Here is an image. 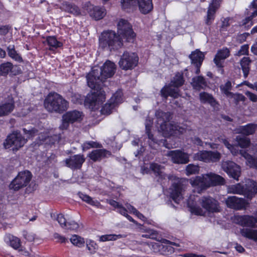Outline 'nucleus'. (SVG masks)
<instances>
[{
  "mask_svg": "<svg viewBox=\"0 0 257 257\" xmlns=\"http://www.w3.org/2000/svg\"><path fill=\"white\" fill-rule=\"evenodd\" d=\"M111 153L105 149H97L89 153L88 156L94 162L99 161L111 155Z\"/></svg>",
  "mask_w": 257,
  "mask_h": 257,
  "instance_id": "nucleus-23",
  "label": "nucleus"
},
{
  "mask_svg": "<svg viewBox=\"0 0 257 257\" xmlns=\"http://www.w3.org/2000/svg\"><path fill=\"white\" fill-rule=\"evenodd\" d=\"M170 190L172 198L176 203H179L182 198V192L183 190V185L180 181L174 182Z\"/></svg>",
  "mask_w": 257,
  "mask_h": 257,
  "instance_id": "nucleus-19",
  "label": "nucleus"
},
{
  "mask_svg": "<svg viewBox=\"0 0 257 257\" xmlns=\"http://www.w3.org/2000/svg\"><path fill=\"white\" fill-rule=\"evenodd\" d=\"M184 82V80L182 75L179 73H177L170 83L164 86L161 90V96L166 99L169 96L177 98L180 95L178 87L182 86Z\"/></svg>",
  "mask_w": 257,
  "mask_h": 257,
  "instance_id": "nucleus-5",
  "label": "nucleus"
},
{
  "mask_svg": "<svg viewBox=\"0 0 257 257\" xmlns=\"http://www.w3.org/2000/svg\"><path fill=\"white\" fill-rule=\"evenodd\" d=\"M240 221L242 225L255 228L257 227L256 217L252 216L244 215L240 218Z\"/></svg>",
  "mask_w": 257,
  "mask_h": 257,
  "instance_id": "nucleus-27",
  "label": "nucleus"
},
{
  "mask_svg": "<svg viewBox=\"0 0 257 257\" xmlns=\"http://www.w3.org/2000/svg\"><path fill=\"white\" fill-rule=\"evenodd\" d=\"M78 195L83 201L87 202V203L92 206H95L98 208H102V206L98 201L93 200L92 198L88 195L84 194L82 193H79Z\"/></svg>",
  "mask_w": 257,
  "mask_h": 257,
  "instance_id": "nucleus-33",
  "label": "nucleus"
},
{
  "mask_svg": "<svg viewBox=\"0 0 257 257\" xmlns=\"http://www.w3.org/2000/svg\"><path fill=\"white\" fill-rule=\"evenodd\" d=\"M189 58L191 60V63L196 67V74H198L200 72V67L204 60V55L198 49L192 52L189 55Z\"/></svg>",
  "mask_w": 257,
  "mask_h": 257,
  "instance_id": "nucleus-18",
  "label": "nucleus"
},
{
  "mask_svg": "<svg viewBox=\"0 0 257 257\" xmlns=\"http://www.w3.org/2000/svg\"><path fill=\"white\" fill-rule=\"evenodd\" d=\"M251 61L248 57H243L240 60V65L241 66L243 75L245 77H246L248 74L249 71V65Z\"/></svg>",
  "mask_w": 257,
  "mask_h": 257,
  "instance_id": "nucleus-36",
  "label": "nucleus"
},
{
  "mask_svg": "<svg viewBox=\"0 0 257 257\" xmlns=\"http://www.w3.org/2000/svg\"><path fill=\"white\" fill-rule=\"evenodd\" d=\"M115 107V105L110 101L109 103H107L103 106L101 109V112L102 114H109Z\"/></svg>",
  "mask_w": 257,
  "mask_h": 257,
  "instance_id": "nucleus-47",
  "label": "nucleus"
},
{
  "mask_svg": "<svg viewBox=\"0 0 257 257\" xmlns=\"http://www.w3.org/2000/svg\"><path fill=\"white\" fill-rule=\"evenodd\" d=\"M257 128V124L249 123L241 126L239 128V132L244 135L248 136L253 134Z\"/></svg>",
  "mask_w": 257,
  "mask_h": 257,
  "instance_id": "nucleus-30",
  "label": "nucleus"
},
{
  "mask_svg": "<svg viewBox=\"0 0 257 257\" xmlns=\"http://www.w3.org/2000/svg\"><path fill=\"white\" fill-rule=\"evenodd\" d=\"M68 224L69 226L67 228L68 229L76 230L79 228V224L74 221L68 222Z\"/></svg>",
  "mask_w": 257,
  "mask_h": 257,
  "instance_id": "nucleus-64",
  "label": "nucleus"
},
{
  "mask_svg": "<svg viewBox=\"0 0 257 257\" xmlns=\"http://www.w3.org/2000/svg\"><path fill=\"white\" fill-rule=\"evenodd\" d=\"M199 167L193 164H189L187 166L186 168V173L187 175L195 174L199 172Z\"/></svg>",
  "mask_w": 257,
  "mask_h": 257,
  "instance_id": "nucleus-51",
  "label": "nucleus"
},
{
  "mask_svg": "<svg viewBox=\"0 0 257 257\" xmlns=\"http://www.w3.org/2000/svg\"><path fill=\"white\" fill-rule=\"evenodd\" d=\"M159 131L162 132L164 137H169L182 134L185 132V129L177 123L169 121L164 126H162Z\"/></svg>",
  "mask_w": 257,
  "mask_h": 257,
  "instance_id": "nucleus-8",
  "label": "nucleus"
},
{
  "mask_svg": "<svg viewBox=\"0 0 257 257\" xmlns=\"http://www.w3.org/2000/svg\"><path fill=\"white\" fill-rule=\"evenodd\" d=\"M200 204L209 212L214 213L220 211L218 202L210 196L202 197L200 199Z\"/></svg>",
  "mask_w": 257,
  "mask_h": 257,
  "instance_id": "nucleus-13",
  "label": "nucleus"
},
{
  "mask_svg": "<svg viewBox=\"0 0 257 257\" xmlns=\"http://www.w3.org/2000/svg\"><path fill=\"white\" fill-rule=\"evenodd\" d=\"M224 171L233 179L238 180V177L241 174L240 168L235 163L230 161H223L221 165Z\"/></svg>",
  "mask_w": 257,
  "mask_h": 257,
  "instance_id": "nucleus-12",
  "label": "nucleus"
},
{
  "mask_svg": "<svg viewBox=\"0 0 257 257\" xmlns=\"http://www.w3.org/2000/svg\"><path fill=\"white\" fill-rule=\"evenodd\" d=\"M26 142L27 139H25L20 132L15 131L7 137L4 144L6 149L13 147V150H18L22 147Z\"/></svg>",
  "mask_w": 257,
  "mask_h": 257,
  "instance_id": "nucleus-7",
  "label": "nucleus"
},
{
  "mask_svg": "<svg viewBox=\"0 0 257 257\" xmlns=\"http://www.w3.org/2000/svg\"><path fill=\"white\" fill-rule=\"evenodd\" d=\"M83 151H86L91 148H100L102 146L101 144L93 141L86 142L82 146Z\"/></svg>",
  "mask_w": 257,
  "mask_h": 257,
  "instance_id": "nucleus-46",
  "label": "nucleus"
},
{
  "mask_svg": "<svg viewBox=\"0 0 257 257\" xmlns=\"http://www.w3.org/2000/svg\"><path fill=\"white\" fill-rule=\"evenodd\" d=\"M122 45L120 36L111 30L104 31L99 38V46L102 49H117Z\"/></svg>",
  "mask_w": 257,
  "mask_h": 257,
  "instance_id": "nucleus-4",
  "label": "nucleus"
},
{
  "mask_svg": "<svg viewBox=\"0 0 257 257\" xmlns=\"http://www.w3.org/2000/svg\"><path fill=\"white\" fill-rule=\"evenodd\" d=\"M45 108L50 112L62 113L69 107V102L57 93H50L44 100Z\"/></svg>",
  "mask_w": 257,
  "mask_h": 257,
  "instance_id": "nucleus-2",
  "label": "nucleus"
},
{
  "mask_svg": "<svg viewBox=\"0 0 257 257\" xmlns=\"http://www.w3.org/2000/svg\"><path fill=\"white\" fill-rule=\"evenodd\" d=\"M191 83L193 88L198 90L203 89L206 86V82L204 78L201 76L194 77Z\"/></svg>",
  "mask_w": 257,
  "mask_h": 257,
  "instance_id": "nucleus-31",
  "label": "nucleus"
},
{
  "mask_svg": "<svg viewBox=\"0 0 257 257\" xmlns=\"http://www.w3.org/2000/svg\"><path fill=\"white\" fill-rule=\"evenodd\" d=\"M10 241L11 246L15 249L18 248L20 246V239L15 236H12L10 237Z\"/></svg>",
  "mask_w": 257,
  "mask_h": 257,
  "instance_id": "nucleus-55",
  "label": "nucleus"
},
{
  "mask_svg": "<svg viewBox=\"0 0 257 257\" xmlns=\"http://www.w3.org/2000/svg\"><path fill=\"white\" fill-rule=\"evenodd\" d=\"M199 97L202 103H208L213 107H215L218 104L212 95L208 93L205 92L200 93Z\"/></svg>",
  "mask_w": 257,
  "mask_h": 257,
  "instance_id": "nucleus-29",
  "label": "nucleus"
},
{
  "mask_svg": "<svg viewBox=\"0 0 257 257\" xmlns=\"http://www.w3.org/2000/svg\"><path fill=\"white\" fill-rule=\"evenodd\" d=\"M89 16H105L106 13L105 10L103 8L98 6H92V8L89 10Z\"/></svg>",
  "mask_w": 257,
  "mask_h": 257,
  "instance_id": "nucleus-37",
  "label": "nucleus"
},
{
  "mask_svg": "<svg viewBox=\"0 0 257 257\" xmlns=\"http://www.w3.org/2000/svg\"><path fill=\"white\" fill-rule=\"evenodd\" d=\"M244 187V196L251 199L257 193V182L248 179L245 181Z\"/></svg>",
  "mask_w": 257,
  "mask_h": 257,
  "instance_id": "nucleus-21",
  "label": "nucleus"
},
{
  "mask_svg": "<svg viewBox=\"0 0 257 257\" xmlns=\"http://www.w3.org/2000/svg\"><path fill=\"white\" fill-rule=\"evenodd\" d=\"M153 119L150 117H148L145 122V126H146V133L148 137V139L149 140V144L152 148L155 147L154 145L155 144H159L160 145L161 144H163V145L165 146L167 148H170V146L166 143V141L165 140H161L159 141L158 140L154 138L153 135L151 134L150 130L152 127L153 124Z\"/></svg>",
  "mask_w": 257,
  "mask_h": 257,
  "instance_id": "nucleus-14",
  "label": "nucleus"
},
{
  "mask_svg": "<svg viewBox=\"0 0 257 257\" xmlns=\"http://www.w3.org/2000/svg\"><path fill=\"white\" fill-rule=\"evenodd\" d=\"M232 86L230 81H227L224 85H221L220 88L222 93H223L227 97L231 94L230 90L231 89Z\"/></svg>",
  "mask_w": 257,
  "mask_h": 257,
  "instance_id": "nucleus-48",
  "label": "nucleus"
},
{
  "mask_svg": "<svg viewBox=\"0 0 257 257\" xmlns=\"http://www.w3.org/2000/svg\"><path fill=\"white\" fill-rule=\"evenodd\" d=\"M8 55L12 59H15L17 61H21L22 59L21 57L17 53L15 49L14 45H10L7 48Z\"/></svg>",
  "mask_w": 257,
  "mask_h": 257,
  "instance_id": "nucleus-42",
  "label": "nucleus"
},
{
  "mask_svg": "<svg viewBox=\"0 0 257 257\" xmlns=\"http://www.w3.org/2000/svg\"><path fill=\"white\" fill-rule=\"evenodd\" d=\"M242 26H244L245 27H249L252 25L251 17H246L245 19L243 21Z\"/></svg>",
  "mask_w": 257,
  "mask_h": 257,
  "instance_id": "nucleus-62",
  "label": "nucleus"
},
{
  "mask_svg": "<svg viewBox=\"0 0 257 257\" xmlns=\"http://www.w3.org/2000/svg\"><path fill=\"white\" fill-rule=\"evenodd\" d=\"M221 0H211L209 5L207 16H214L220 7Z\"/></svg>",
  "mask_w": 257,
  "mask_h": 257,
  "instance_id": "nucleus-28",
  "label": "nucleus"
},
{
  "mask_svg": "<svg viewBox=\"0 0 257 257\" xmlns=\"http://www.w3.org/2000/svg\"><path fill=\"white\" fill-rule=\"evenodd\" d=\"M245 94L249 98L251 101L253 102L257 101V95L256 94L249 91L245 92Z\"/></svg>",
  "mask_w": 257,
  "mask_h": 257,
  "instance_id": "nucleus-63",
  "label": "nucleus"
},
{
  "mask_svg": "<svg viewBox=\"0 0 257 257\" xmlns=\"http://www.w3.org/2000/svg\"><path fill=\"white\" fill-rule=\"evenodd\" d=\"M248 53V45H244L242 46L240 49L238 51L237 53V56H241L243 55H247Z\"/></svg>",
  "mask_w": 257,
  "mask_h": 257,
  "instance_id": "nucleus-59",
  "label": "nucleus"
},
{
  "mask_svg": "<svg viewBox=\"0 0 257 257\" xmlns=\"http://www.w3.org/2000/svg\"><path fill=\"white\" fill-rule=\"evenodd\" d=\"M13 64L9 62L2 64L0 65V75L5 76L11 71Z\"/></svg>",
  "mask_w": 257,
  "mask_h": 257,
  "instance_id": "nucleus-41",
  "label": "nucleus"
},
{
  "mask_svg": "<svg viewBox=\"0 0 257 257\" xmlns=\"http://www.w3.org/2000/svg\"><path fill=\"white\" fill-rule=\"evenodd\" d=\"M118 32L127 42H133L136 34L133 31L132 26L126 20L121 19L117 24Z\"/></svg>",
  "mask_w": 257,
  "mask_h": 257,
  "instance_id": "nucleus-10",
  "label": "nucleus"
},
{
  "mask_svg": "<svg viewBox=\"0 0 257 257\" xmlns=\"http://www.w3.org/2000/svg\"><path fill=\"white\" fill-rule=\"evenodd\" d=\"M46 41L50 47L49 49L50 50H54L57 48L60 47L62 46V44L60 42L57 41L56 38L54 36L47 37Z\"/></svg>",
  "mask_w": 257,
  "mask_h": 257,
  "instance_id": "nucleus-34",
  "label": "nucleus"
},
{
  "mask_svg": "<svg viewBox=\"0 0 257 257\" xmlns=\"http://www.w3.org/2000/svg\"><path fill=\"white\" fill-rule=\"evenodd\" d=\"M85 159L83 155H75L65 160V165L71 169H79L81 168Z\"/></svg>",
  "mask_w": 257,
  "mask_h": 257,
  "instance_id": "nucleus-15",
  "label": "nucleus"
},
{
  "mask_svg": "<svg viewBox=\"0 0 257 257\" xmlns=\"http://www.w3.org/2000/svg\"><path fill=\"white\" fill-rule=\"evenodd\" d=\"M57 220L63 228H65L67 226L66 219L64 218L62 214H59L57 215Z\"/></svg>",
  "mask_w": 257,
  "mask_h": 257,
  "instance_id": "nucleus-57",
  "label": "nucleus"
},
{
  "mask_svg": "<svg viewBox=\"0 0 257 257\" xmlns=\"http://www.w3.org/2000/svg\"><path fill=\"white\" fill-rule=\"evenodd\" d=\"M66 11L70 14L78 15L80 14L79 8L75 6L68 3H66L65 5Z\"/></svg>",
  "mask_w": 257,
  "mask_h": 257,
  "instance_id": "nucleus-44",
  "label": "nucleus"
},
{
  "mask_svg": "<svg viewBox=\"0 0 257 257\" xmlns=\"http://www.w3.org/2000/svg\"><path fill=\"white\" fill-rule=\"evenodd\" d=\"M167 155L170 157L172 161L175 164H186L189 161L188 155L179 150L169 151Z\"/></svg>",
  "mask_w": 257,
  "mask_h": 257,
  "instance_id": "nucleus-16",
  "label": "nucleus"
},
{
  "mask_svg": "<svg viewBox=\"0 0 257 257\" xmlns=\"http://www.w3.org/2000/svg\"><path fill=\"white\" fill-rule=\"evenodd\" d=\"M122 93L121 90H117L111 97L110 101L116 106L117 104L122 102Z\"/></svg>",
  "mask_w": 257,
  "mask_h": 257,
  "instance_id": "nucleus-39",
  "label": "nucleus"
},
{
  "mask_svg": "<svg viewBox=\"0 0 257 257\" xmlns=\"http://www.w3.org/2000/svg\"><path fill=\"white\" fill-rule=\"evenodd\" d=\"M150 169L157 175L162 176L163 167L157 163H152L150 165Z\"/></svg>",
  "mask_w": 257,
  "mask_h": 257,
  "instance_id": "nucleus-50",
  "label": "nucleus"
},
{
  "mask_svg": "<svg viewBox=\"0 0 257 257\" xmlns=\"http://www.w3.org/2000/svg\"><path fill=\"white\" fill-rule=\"evenodd\" d=\"M228 192L230 193L242 194L244 196V187L239 183L232 185L228 187Z\"/></svg>",
  "mask_w": 257,
  "mask_h": 257,
  "instance_id": "nucleus-35",
  "label": "nucleus"
},
{
  "mask_svg": "<svg viewBox=\"0 0 257 257\" xmlns=\"http://www.w3.org/2000/svg\"><path fill=\"white\" fill-rule=\"evenodd\" d=\"M137 6L139 10L143 15H147L153 9L152 0H139Z\"/></svg>",
  "mask_w": 257,
  "mask_h": 257,
  "instance_id": "nucleus-24",
  "label": "nucleus"
},
{
  "mask_svg": "<svg viewBox=\"0 0 257 257\" xmlns=\"http://www.w3.org/2000/svg\"><path fill=\"white\" fill-rule=\"evenodd\" d=\"M60 136L59 135H54L53 136H49L46 139L47 143H49L51 144H54L56 142H58L60 140Z\"/></svg>",
  "mask_w": 257,
  "mask_h": 257,
  "instance_id": "nucleus-58",
  "label": "nucleus"
},
{
  "mask_svg": "<svg viewBox=\"0 0 257 257\" xmlns=\"http://www.w3.org/2000/svg\"><path fill=\"white\" fill-rule=\"evenodd\" d=\"M116 70L115 64L107 60L101 67L94 66L86 78L88 86L94 91L88 94L85 102L89 104L92 109L98 108L105 100V92L102 90L101 85L104 81L111 77Z\"/></svg>",
  "mask_w": 257,
  "mask_h": 257,
  "instance_id": "nucleus-1",
  "label": "nucleus"
},
{
  "mask_svg": "<svg viewBox=\"0 0 257 257\" xmlns=\"http://www.w3.org/2000/svg\"><path fill=\"white\" fill-rule=\"evenodd\" d=\"M155 115L159 130L162 126H164L171 119V113L169 112H164L158 110L156 111Z\"/></svg>",
  "mask_w": 257,
  "mask_h": 257,
  "instance_id": "nucleus-22",
  "label": "nucleus"
},
{
  "mask_svg": "<svg viewBox=\"0 0 257 257\" xmlns=\"http://www.w3.org/2000/svg\"><path fill=\"white\" fill-rule=\"evenodd\" d=\"M139 0H121L122 8L124 10L132 9L137 8Z\"/></svg>",
  "mask_w": 257,
  "mask_h": 257,
  "instance_id": "nucleus-38",
  "label": "nucleus"
},
{
  "mask_svg": "<svg viewBox=\"0 0 257 257\" xmlns=\"http://www.w3.org/2000/svg\"><path fill=\"white\" fill-rule=\"evenodd\" d=\"M15 108L13 101L6 102L0 104V117L7 116L11 113Z\"/></svg>",
  "mask_w": 257,
  "mask_h": 257,
  "instance_id": "nucleus-26",
  "label": "nucleus"
},
{
  "mask_svg": "<svg viewBox=\"0 0 257 257\" xmlns=\"http://www.w3.org/2000/svg\"><path fill=\"white\" fill-rule=\"evenodd\" d=\"M209 151H200L194 155V158L196 160L203 161L206 163H209Z\"/></svg>",
  "mask_w": 257,
  "mask_h": 257,
  "instance_id": "nucleus-40",
  "label": "nucleus"
},
{
  "mask_svg": "<svg viewBox=\"0 0 257 257\" xmlns=\"http://www.w3.org/2000/svg\"><path fill=\"white\" fill-rule=\"evenodd\" d=\"M236 141L238 145L241 148H246L250 144V140L244 137L238 136L236 137Z\"/></svg>",
  "mask_w": 257,
  "mask_h": 257,
  "instance_id": "nucleus-45",
  "label": "nucleus"
},
{
  "mask_svg": "<svg viewBox=\"0 0 257 257\" xmlns=\"http://www.w3.org/2000/svg\"><path fill=\"white\" fill-rule=\"evenodd\" d=\"M229 150L234 155H236L238 154H240L241 156L243 157L246 160L247 163L250 167L257 169V152L253 157L244 151H238L233 146L232 148L229 149Z\"/></svg>",
  "mask_w": 257,
  "mask_h": 257,
  "instance_id": "nucleus-17",
  "label": "nucleus"
},
{
  "mask_svg": "<svg viewBox=\"0 0 257 257\" xmlns=\"http://www.w3.org/2000/svg\"><path fill=\"white\" fill-rule=\"evenodd\" d=\"M83 116L82 112L75 110L68 111L62 116V123L60 126V128L61 130H66L68 127L69 123L80 121L82 119Z\"/></svg>",
  "mask_w": 257,
  "mask_h": 257,
  "instance_id": "nucleus-11",
  "label": "nucleus"
},
{
  "mask_svg": "<svg viewBox=\"0 0 257 257\" xmlns=\"http://www.w3.org/2000/svg\"><path fill=\"white\" fill-rule=\"evenodd\" d=\"M251 15L250 16H257V1H253L251 3Z\"/></svg>",
  "mask_w": 257,
  "mask_h": 257,
  "instance_id": "nucleus-60",
  "label": "nucleus"
},
{
  "mask_svg": "<svg viewBox=\"0 0 257 257\" xmlns=\"http://www.w3.org/2000/svg\"><path fill=\"white\" fill-rule=\"evenodd\" d=\"M225 203L228 207L235 210L241 209L245 206L244 200L236 196L228 197L225 200Z\"/></svg>",
  "mask_w": 257,
  "mask_h": 257,
  "instance_id": "nucleus-20",
  "label": "nucleus"
},
{
  "mask_svg": "<svg viewBox=\"0 0 257 257\" xmlns=\"http://www.w3.org/2000/svg\"><path fill=\"white\" fill-rule=\"evenodd\" d=\"M227 97L232 98L234 102L236 104L239 101H244L246 99L245 97L241 94H234L232 92Z\"/></svg>",
  "mask_w": 257,
  "mask_h": 257,
  "instance_id": "nucleus-52",
  "label": "nucleus"
},
{
  "mask_svg": "<svg viewBox=\"0 0 257 257\" xmlns=\"http://www.w3.org/2000/svg\"><path fill=\"white\" fill-rule=\"evenodd\" d=\"M120 237V235H116L114 234H106L102 235L100 237L99 240L100 241H106L108 240H116L117 237Z\"/></svg>",
  "mask_w": 257,
  "mask_h": 257,
  "instance_id": "nucleus-56",
  "label": "nucleus"
},
{
  "mask_svg": "<svg viewBox=\"0 0 257 257\" xmlns=\"http://www.w3.org/2000/svg\"><path fill=\"white\" fill-rule=\"evenodd\" d=\"M242 236L257 241V230L250 228H243L240 230Z\"/></svg>",
  "mask_w": 257,
  "mask_h": 257,
  "instance_id": "nucleus-32",
  "label": "nucleus"
},
{
  "mask_svg": "<svg viewBox=\"0 0 257 257\" xmlns=\"http://www.w3.org/2000/svg\"><path fill=\"white\" fill-rule=\"evenodd\" d=\"M54 237L55 239L57 240L58 242H60L61 243L65 242L67 241V239L64 236H62L57 233H54Z\"/></svg>",
  "mask_w": 257,
  "mask_h": 257,
  "instance_id": "nucleus-61",
  "label": "nucleus"
},
{
  "mask_svg": "<svg viewBox=\"0 0 257 257\" xmlns=\"http://www.w3.org/2000/svg\"><path fill=\"white\" fill-rule=\"evenodd\" d=\"M70 241L73 244L79 247L83 246L85 243L84 238L77 235H73L70 238Z\"/></svg>",
  "mask_w": 257,
  "mask_h": 257,
  "instance_id": "nucleus-43",
  "label": "nucleus"
},
{
  "mask_svg": "<svg viewBox=\"0 0 257 257\" xmlns=\"http://www.w3.org/2000/svg\"><path fill=\"white\" fill-rule=\"evenodd\" d=\"M229 55V51L228 49H221L217 52L214 59V62L218 67H222V61Z\"/></svg>",
  "mask_w": 257,
  "mask_h": 257,
  "instance_id": "nucleus-25",
  "label": "nucleus"
},
{
  "mask_svg": "<svg viewBox=\"0 0 257 257\" xmlns=\"http://www.w3.org/2000/svg\"><path fill=\"white\" fill-rule=\"evenodd\" d=\"M209 163L218 162L221 158V154L217 151H209Z\"/></svg>",
  "mask_w": 257,
  "mask_h": 257,
  "instance_id": "nucleus-49",
  "label": "nucleus"
},
{
  "mask_svg": "<svg viewBox=\"0 0 257 257\" xmlns=\"http://www.w3.org/2000/svg\"><path fill=\"white\" fill-rule=\"evenodd\" d=\"M190 211L192 213H193L196 215H204L205 212L200 207L196 206H190V203H188Z\"/></svg>",
  "mask_w": 257,
  "mask_h": 257,
  "instance_id": "nucleus-54",
  "label": "nucleus"
},
{
  "mask_svg": "<svg viewBox=\"0 0 257 257\" xmlns=\"http://www.w3.org/2000/svg\"><path fill=\"white\" fill-rule=\"evenodd\" d=\"M31 173L27 170L21 171L18 173L15 178L10 184V189L18 191L21 188L26 187L32 179Z\"/></svg>",
  "mask_w": 257,
  "mask_h": 257,
  "instance_id": "nucleus-6",
  "label": "nucleus"
},
{
  "mask_svg": "<svg viewBox=\"0 0 257 257\" xmlns=\"http://www.w3.org/2000/svg\"><path fill=\"white\" fill-rule=\"evenodd\" d=\"M139 58L134 53L124 52L119 61V67L123 70L132 69L136 67Z\"/></svg>",
  "mask_w": 257,
  "mask_h": 257,
  "instance_id": "nucleus-9",
  "label": "nucleus"
},
{
  "mask_svg": "<svg viewBox=\"0 0 257 257\" xmlns=\"http://www.w3.org/2000/svg\"><path fill=\"white\" fill-rule=\"evenodd\" d=\"M225 183V180L222 177L213 173L197 176L191 181L192 186L200 187L202 189H206L211 186L224 185Z\"/></svg>",
  "mask_w": 257,
  "mask_h": 257,
  "instance_id": "nucleus-3",
  "label": "nucleus"
},
{
  "mask_svg": "<svg viewBox=\"0 0 257 257\" xmlns=\"http://www.w3.org/2000/svg\"><path fill=\"white\" fill-rule=\"evenodd\" d=\"M86 247L89 252L91 254L94 253L98 248L97 244L92 240L86 242Z\"/></svg>",
  "mask_w": 257,
  "mask_h": 257,
  "instance_id": "nucleus-53",
  "label": "nucleus"
}]
</instances>
